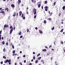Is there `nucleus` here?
Returning a JSON list of instances; mask_svg holds the SVG:
<instances>
[{
	"instance_id": "1",
	"label": "nucleus",
	"mask_w": 65,
	"mask_h": 65,
	"mask_svg": "<svg viewBox=\"0 0 65 65\" xmlns=\"http://www.w3.org/2000/svg\"><path fill=\"white\" fill-rule=\"evenodd\" d=\"M10 29H11L10 31V34H11V33H12L13 29V28L12 27V25L10 27Z\"/></svg>"
},
{
	"instance_id": "2",
	"label": "nucleus",
	"mask_w": 65,
	"mask_h": 65,
	"mask_svg": "<svg viewBox=\"0 0 65 65\" xmlns=\"http://www.w3.org/2000/svg\"><path fill=\"white\" fill-rule=\"evenodd\" d=\"M33 12H34V14H36V9H34L33 10Z\"/></svg>"
},
{
	"instance_id": "3",
	"label": "nucleus",
	"mask_w": 65,
	"mask_h": 65,
	"mask_svg": "<svg viewBox=\"0 0 65 65\" xmlns=\"http://www.w3.org/2000/svg\"><path fill=\"white\" fill-rule=\"evenodd\" d=\"M18 5H20V4H21V0H18Z\"/></svg>"
},
{
	"instance_id": "4",
	"label": "nucleus",
	"mask_w": 65,
	"mask_h": 65,
	"mask_svg": "<svg viewBox=\"0 0 65 65\" xmlns=\"http://www.w3.org/2000/svg\"><path fill=\"white\" fill-rule=\"evenodd\" d=\"M9 27V26L8 25H7V24L5 25L4 26V28H8Z\"/></svg>"
},
{
	"instance_id": "5",
	"label": "nucleus",
	"mask_w": 65,
	"mask_h": 65,
	"mask_svg": "<svg viewBox=\"0 0 65 65\" xmlns=\"http://www.w3.org/2000/svg\"><path fill=\"white\" fill-rule=\"evenodd\" d=\"M15 15H16V12H14L12 16H13V17H15Z\"/></svg>"
},
{
	"instance_id": "6",
	"label": "nucleus",
	"mask_w": 65,
	"mask_h": 65,
	"mask_svg": "<svg viewBox=\"0 0 65 65\" xmlns=\"http://www.w3.org/2000/svg\"><path fill=\"white\" fill-rule=\"evenodd\" d=\"M9 62V60L8 59H7L4 62L5 63H7V62Z\"/></svg>"
},
{
	"instance_id": "7",
	"label": "nucleus",
	"mask_w": 65,
	"mask_h": 65,
	"mask_svg": "<svg viewBox=\"0 0 65 65\" xmlns=\"http://www.w3.org/2000/svg\"><path fill=\"white\" fill-rule=\"evenodd\" d=\"M10 62H11V59H9V61H8L9 65H10V64H11V63Z\"/></svg>"
},
{
	"instance_id": "8",
	"label": "nucleus",
	"mask_w": 65,
	"mask_h": 65,
	"mask_svg": "<svg viewBox=\"0 0 65 65\" xmlns=\"http://www.w3.org/2000/svg\"><path fill=\"white\" fill-rule=\"evenodd\" d=\"M19 15L20 16H21V15H22V11H21L19 12Z\"/></svg>"
},
{
	"instance_id": "9",
	"label": "nucleus",
	"mask_w": 65,
	"mask_h": 65,
	"mask_svg": "<svg viewBox=\"0 0 65 65\" xmlns=\"http://www.w3.org/2000/svg\"><path fill=\"white\" fill-rule=\"evenodd\" d=\"M31 2H33V3H36V1H34V0H32Z\"/></svg>"
},
{
	"instance_id": "10",
	"label": "nucleus",
	"mask_w": 65,
	"mask_h": 65,
	"mask_svg": "<svg viewBox=\"0 0 65 65\" xmlns=\"http://www.w3.org/2000/svg\"><path fill=\"white\" fill-rule=\"evenodd\" d=\"M11 6L12 8H14V4H12L11 5Z\"/></svg>"
},
{
	"instance_id": "11",
	"label": "nucleus",
	"mask_w": 65,
	"mask_h": 65,
	"mask_svg": "<svg viewBox=\"0 0 65 65\" xmlns=\"http://www.w3.org/2000/svg\"><path fill=\"white\" fill-rule=\"evenodd\" d=\"M3 52L4 53H5L6 52V50L5 48H4L3 49Z\"/></svg>"
},
{
	"instance_id": "12",
	"label": "nucleus",
	"mask_w": 65,
	"mask_h": 65,
	"mask_svg": "<svg viewBox=\"0 0 65 65\" xmlns=\"http://www.w3.org/2000/svg\"><path fill=\"white\" fill-rule=\"evenodd\" d=\"M40 6H41V4H38V8H39L40 7Z\"/></svg>"
},
{
	"instance_id": "13",
	"label": "nucleus",
	"mask_w": 65,
	"mask_h": 65,
	"mask_svg": "<svg viewBox=\"0 0 65 65\" xmlns=\"http://www.w3.org/2000/svg\"><path fill=\"white\" fill-rule=\"evenodd\" d=\"M62 9L63 10H65V6H63V7L62 8Z\"/></svg>"
},
{
	"instance_id": "14",
	"label": "nucleus",
	"mask_w": 65,
	"mask_h": 65,
	"mask_svg": "<svg viewBox=\"0 0 65 65\" xmlns=\"http://www.w3.org/2000/svg\"><path fill=\"white\" fill-rule=\"evenodd\" d=\"M22 32L21 31H20L19 33H18V34L19 35H21V33Z\"/></svg>"
},
{
	"instance_id": "15",
	"label": "nucleus",
	"mask_w": 65,
	"mask_h": 65,
	"mask_svg": "<svg viewBox=\"0 0 65 65\" xmlns=\"http://www.w3.org/2000/svg\"><path fill=\"white\" fill-rule=\"evenodd\" d=\"M42 51L43 52H46V49H43L42 50Z\"/></svg>"
},
{
	"instance_id": "16",
	"label": "nucleus",
	"mask_w": 65,
	"mask_h": 65,
	"mask_svg": "<svg viewBox=\"0 0 65 65\" xmlns=\"http://www.w3.org/2000/svg\"><path fill=\"white\" fill-rule=\"evenodd\" d=\"M5 10H7V11L8 12V11H9V10H8V8H7L5 9Z\"/></svg>"
},
{
	"instance_id": "17",
	"label": "nucleus",
	"mask_w": 65,
	"mask_h": 65,
	"mask_svg": "<svg viewBox=\"0 0 65 65\" xmlns=\"http://www.w3.org/2000/svg\"><path fill=\"white\" fill-rule=\"evenodd\" d=\"M39 32L40 33V34L42 33V31L40 30H39Z\"/></svg>"
},
{
	"instance_id": "18",
	"label": "nucleus",
	"mask_w": 65,
	"mask_h": 65,
	"mask_svg": "<svg viewBox=\"0 0 65 65\" xmlns=\"http://www.w3.org/2000/svg\"><path fill=\"white\" fill-rule=\"evenodd\" d=\"M24 14L23 13H22V14L21 17L22 18H23L24 17Z\"/></svg>"
},
{
	"instance_id": "19",
	"label": "nucleus",
	"mask_w": 65,
	"mask_h": 65,
	"mask_svg": "<svg viewBox=\"0 0 65 65\" xmlns=\"http://www.w3.org/2000/svg\"><path fill=\"white\" fill-rule=\"evenodd\" d=\"M38 60H36V61H35V63L36 64H37V63H38Z\"/></svg>"
},
{
	"instance_id": "20",
	"label": "nucleus",
	"mask_w": 65,
	"mask_h": 65,
	"mask_svg": "<svg viewBox=\"0 0 65 65\" xmlns=\"http://www.w3.org/2000/svg\"><path fill=\"white\" fill-rule=\"evenodd\" d=\"M63 29H62L60 31V32H63Z\"/></svg>"
},
{
	"instance_id": "21",
	"label": "nucleus",
	"mask_w": 65,
	"mask_h": 65,
	"mask_svg": "<svg viewBox=\"0 0 65 65\" xmlns=\"http://www.w3.org/2000/svg\"><path fill=\"white\" fill-rule=\"evenodd\" d=\"M12 52H13V54H15V51L13 50V51Z\"/></svg>"
},
{
	"instance_id": "22",
	"label": "nucleus",
	"mask_w": 65,
	"mask_h": 65,
	"mask_svg": "<svg viewBox=\"0 0 65 65\" xmlns=\"http://www.w3.org/2000/svg\"><path fill=\"white\" fill-rule=\"evenodd\" d=\"M3 58H4V59H6V57L5 56H3Z\"/></svg>"
},
{
	"instance_id": "23",
	"label": "nucleus",
	"mask_w": 65,
	"mask_h": 65,
	"mask_svg": "<svg viewBox=\"0 0 65 65\" xmlns=\"http://www.w3.org/2000/svg\"><path fill=\"white\" fill-rule=\"evenodd\" d=\"M48 20H49L50 21H52V19H51V18H49L48 19Z\"/></svg>"
},
{
	"instance_id": "24",
	"label": "nucleus",
	"mask_w": 65,
	"mask_h": 65,
	"mask_svg": "<svg viewBox=\"0 0 65 65\" xmlns=\"http://www.w3.org/2000/svg\"><path fill=\"white\" fill-rule=\"evenodd\" d=\"M41 57H38V60H39L40 59H41Z\"/></svg>"
},
{
	"instance_id": "25",
	"label": "nucleus",
	"mask_w": 65,
	"mask_h": 65,
	"mask_svg": "<svg viewBox=\"0 0 65 65\" xmlns=\"http://www.w3.org/2000/svg\"><path fill=\"white\" fill-rule=\"evenodd\" d=\"M44 23L45 24H46V20H44Z\"/></svg>"
},
{
	"instance_id": "26",
	"label": "nucleus",
	"mask_w": 65,
	"mask_h": 65,
	"mask_svg": "<svg viewBox=\"0 0 65 65\" xmlns=\"http://www.w3.org/2000/svg\"><path fill=\"white\" fill-rule=\"evenodd\" d=\"M54 29H55V28H54V26H53V28H52L51 30H54Z\"/></svg>"
},
{
	"instance_id": "27",
	"label": "nucleus",
	"mask_w": 65,
	"mask_h": 65,
	"mask_svg": "<svg viewBox=\"0 0 65 65\" xmlns=\"http://www.w3.org/2000/svg\"><path fill=\"white\" fill-rule=\"evenodd\" d=\"M25 15H24V16L23 17V19H24V20H25Z\"/></svg>"
},
{
	"instance_id": "28",
	"label": "nucleus",
	"mask_w": 65,
	"mask_h": 65,
	"mask_svg": "<svg viewBox=\"0 0 65 65\" xmlns=\"http://www.w3.org/2000/svg\"><path fill=\"white\" fill-rule=\"evenodd\" d=\"M2 44H3V45H4V44H5V42H4V41H3Z\"/></svg>"
},
{
	"instance_id": "29",
	"label": "nucleus",
	"mask_w": 65,
	"mask_h": 65,
	"mask_svg": "<svg viewBox=\"0 0 65 65\" xmlns=\"http://www.w3.org/2000/svg\"><path fill=\"white\" fill-rule=\"evenodd\" d=\"M56 2H55L54 3V5L55 6L56 5Z\"/></svg>"
},
{
	"instance_id": "30",
	"label": "nucleus",
	"mask_w": 65,
	"mask_h": 65,
	"mask_svg": "<svg viewBox=\"0 0 65 65\" xmlns=\"http://www.w3.org/2000/svg\"><path fill=\"white\" fill-rule=\"evenodd\" d=\"M18 15H19V14L18 13V12H17V13H16V16L18 17Z\"/></svg>"
},
{
	"instance_id": "31",
	"label": "nucleus",
	"mask_w": 65,
	"mask_h": 65,
	"mask_svg": "<svg viewBox=\"0 0 65 65\" xmlns=\"http://www.w3.org/2000/svg\"><path fill=\"white\" fill-rule=\"evenodd\" d=\"M47 1H45V4H47Z\"/></svg>"
},
{
	"instance_id": "32",
	"label": "nucleus",
	"mask_w": 65,
	"mask_h": 65,
	"mask_svg": "<svg viewBox=\"0 0 65 65\" xmlns=\"http://www.w3.org/2000/svg\"><path fill=\"white\" fill-rule=\"evenodd\" d=\"M33 59L34 60H35V56H34V57H33Z\"/></svg>"
},
{
	"instance_id": "33",
	"label": "nucleus",
	"mask_w": 65,
	"mask_h": 65,
	"mask_svg": "<svg viewBox=\"0 0 65 65\" xmlns=\"http://www.w3.org/2000/svg\"><path fill=\"white\" fill-rule=\"evenodd\" d=\"M45 8V9H47V8H48V6H45V8Z\"/></svg>"
},
{
	"instance_id": "34",
	"label": "nucleus",
	"mask_w": 65,
	"mask_h": 65,
	"mask_svg": "<svg viewBox=\"0 0 65 65\" xmlns=\"http://www.w3.org/2000/svg\"><path fill=\"white\" fill-rule=\"evenodd\" d=\"M40 53H39L37 55V57H38V56H40Z\"/></svg>"
},
{
	"instance_id": "35",
	"label": "nucleus",
	"mask_w": 65,
	"mask_h": 65,
	"mask_svg": "<svg viewBox=\"0 0 65 65\" xmlns=\"http://www.w3.org/2000/svg\"><path fill=\"white\" fill-rule=\"evenodd\" d=\"M29 31V29L28 28L27 29V32H28Z\"/></svg>"
},
{
	"instance_id": "36",
	"label": "nucleus",
	"mask_w": 65,
	"mask_h": 65,
	"mask_svg": "<svg viewBox=\"0 0 65 65\" xmlns=\"http://www.w3.org/2000/svg\"><path fill=\"white\" fill-rule=\"evenodd\" d=\"M52 14H53V12H51L50 14V16H51L52 15Z\"/></svg>"
},
{
	"instance_id": "37",
	"label": "nucleus",
	"mask_w": 65,
	"mask_h": 65,
	"mask_svg": "<svg viewBox=\"0 0 65 65\" xmlns=\"http://www.w3.org/2000/svg\"><path fill=\"white\" fill-rule=\"evenodd\" d=\"M26 13L27 14H29V12H28V11H27Z\"/></svg>"
},
{
	"instance_id": "38",
	"label": "nucleus",
	"mask_w": 65,
	"mask_h": 65,
	"mask_svg": "<svg viewBox=\"0 0 65 65\" xmlns=\"http://www.w3.org/2000/svg\"><path fill=\"white\" fill-rule=\"evenodd\" d=\"M12 47L13 48V49H14V46L13 45H12Z\"/></svg>"
},
{
	"instance_id": "39",
	"label": "nucleus",
	"mask_w": 65,
	"mask_h": 65,
	"mask_svg": "<svg viewBox=\"0 0 65 65\" xmlns=\"http://www.w3.org/2000/svg\"><path fill=\"white\" fill-rule=\"evenodd\" d=\"M44 60H41V62H44Z\"/></svg>"
},
{
	"instance_id": "40",
	"label": "nucleus",
	"mask_w": 65,
	"mask_h": 65,
	"mask_svg": "<svg viewBox=\"0 0 65 65\" xmlns=\"http://www.w3.org/2000/svg\"><path fill=\"white\" fill-rule=\"evenodd\" d=\"M36 15H35L34 16V19H36Z\"/></svg>"
},
{
	"instance_id": "41",
	"label": "nucleus",
	"mask_w": 65,
	"mask_h": 65,
	"mask_svg": "<svg viewBox=\"0 0 65 65\" xmlns=\"http://www.w3.org/2000/svg\"><path fill=\"white\" fill-rule=\"evenodd\" d=\"M2 13H4V11H2Z\"/></svg>"
},
{
	"instance_id": "42",
	"label": "nucleus",
	"mask_w": 65,
	"mask_h": 65,
	"mask_svg": "<svg viewBox=\"0 0 65 65\" xmlns=\"http://www.w3.org/2000/svg\"><path fill=\"white\" fill-rule=\"evenodd\" d=\"M2 30H1L0 31V34H2Z\"/></svg>"
},
{
	"instance_id": "43",
	"label": "nucleus",
	"mask_w": 65,
	"mask_h": 65,
	"mask_svg": "<svg viewBox=\"0 0 65 65\" xmlns=\"http://www.w3.org/2000/svg\"><path fill=\"white\" fill-rule=\"evenodd\" d=\"M61 44H63V42L62 41H61Z\"/></svg>"
},
{
	"instance_id": "44",
	"label": "nucleus",
	"mask_w": 65,
	"mask_h": 65,
	"mask_svg": "<svg viewBox=\"0 0 65 65\" xmlns=\"http://www.w3.org/2000/svg\"><path fill=\"white\" fill-rule=\"evenodd\" d=\"M45 10L46 11H47V9H45Z\"/></svg>"
},
{
	"instance_id": "45",
	"label": "nucleus",
	"mask_w": 65,
	"mask_h": 65,
	"mask_svg": "<svg viewBox=\"0 0 65 65\" xmlns=\"http://www.w3.org/2000/svg\"><path fill=\"white\" fill-rule=\"evenodd\" d=\"M45 47L46 48H47V49H48V48L47 47V46H45Z\"/></svg>"
},
{
	"instance_id": "46",
	"label": "nucleus",
	"mask_w": 65,
	"mask_h": 65,
	"mask_svg": "<svg viewBox=\"0 0 65 65\" xmlns=\"http://www.w3.org/2000/svg\"><path fill=\"white\" fill-rule=\"evenodd\" d=\"M1 64H3V61L1 62Z\"/></svg>"
},
{
	"instance_id": "47",
	"label": "nucleus",
	"mask_w": 65,
	"mask_h": 65,
	"mask_svg": "<svg viewBox=\"0 0 65 65\" xmlns=\"http://www.w3.org/2000/svg\"><path fill=\"white\" fill-rule=\"evenodd\" d=\"M52 47V45H51L49 46V48H50V47Z\"/></svg>"
},
{
	"instance_id": "48",
	"label": "nucleus",
	"mask_w": 65,
	"mask_h": 65,
	"mask_svg": "<svg viewBox=\"0 0 65 65\" xmlns=\"http://www.w3.org/2000/svg\"><path fill=\"white\" fill-rule=\"evenodd\" d=\"M23 38V36H20V38Z\"/></svg>"
},
{
	"instance_id": "49",
	"label": "nucleus",
	"mask_w": 65,
	"mask_h": 65,
	"mask_svg": "<svg viewBox=\"0 0 65 65\" xmlns=\"http://www.w3.org/2000/svg\"><path fill=\"white\" fill-rule=\"evenodd\" d=\"M19 58H21L20 57H17V59H18V60H19Z\"/></svg>"
},
{
	"instance_id": "50",
	"label": "nucleus",
	"mask_w": 65,
	"mask_h": 65,
	"mask_svg": "<svg viewBox=\"0 0 65 65\" xmlns=\"http://www.w3.org/2000/svg\"><path fill=\"white\" fill-rule=\"evenodd\" d=\"M15 29V27L14 26L13 28V29L14 30Z\"/></svg>"
},
{
	"instance_id": "51",
	"label": "nucleus",
	"mask_w": 65,
	"mask_h": 65,
	"mask_svg": "<svg viewBox=\"0 0 65 65\" xmlns=\"http://www.w3.org/2000/svg\"><path fill=\"white\" fill-rule=\"evenodd\" d=\"M19 64H20V65H22V62H20V63Z\"/></svg>"
},
{
	"instance_id": "52",
	"label": "nucleus",
	"mask_w": 65,
	"mask_h": 65,
	"mask_svg": "<svg viewBox=\"0 0 65 65\" xmlns=\"http://www.w3.org/2000/svg\"><path fill=\"white\" fill-rule=\"evenodd\" d=\"M12 43H11L10 44V46H12Z\"/></svg>"
},
{
	"instance_id": "53",
	"label": "nucleus",
	"mask_w": 65,
	"mask_h": 65,
	"mask_svg": "<svg viewBox=\"0 0 65 65\" xmlns=\"http://www.w3.org/2000/svg\"><path fill=\"white\" fill-rule=\"evenodd\" d=\"M26 61L25 60H24V63H26Z\"/></svg>"
},
{
	"instance_id": "54",
	"label": "nucleus",
	"mask_w": 65,
	"mask_h": 65,
	"mask_svg": "<svg viewBox=\"0 0 65 65\" xmlns=\"http://www.w3.org/2000/svg\"><path fill=\"white\" fill-rule=\"evenodd\" d=\"M28 65H32V63H29V64Z\"/></svg>"
},
{
	"instance_id": "55",
	"label": "nucleus",
	"mask_w": 65,
	"mask_h": 65,
	"mask_svg": "<svg viewBox=\"0 0 65 65\" xmlns=\"http://www.w3.org/2000/svg\"><path fill=\"white\" fill-rule=\"evenodd\" d=\"M33 54L34 55V54H35V52H33Z\"/></svg>"
},
{
	"instance_id": "56",
	"label": "nucleus",
	"mask_w": 65,
	"mask_h": 65,
	"mask_svg": "<svg viewBox=\"0 0 65 65\" xmlns=\"http://www.w3.org/2000/svg\"><path fill=\"white\" fill-rule=\"evenodd\" d=\"M60 15H61V13H59L58 14V16H60Z\"/></svg>"
},
{
	"instance_id": "57",
	"label": "nucleus",
	"mask_w": 65,
	"mask_h": 65,
	"mask_svg": "<svg viewBox=\"0 0 65 65\" xmlns=\"http://www.w3.org/2000/svg\"><path fill=\"white\" fill-rule=\"evenodd\" d=\"M35 29L36 30H37V29H38V28H37V27H36L35 28Z\"/></svg>"
},
{
	"instance_id": "58",
	"label": "nucleus",
	"mask_w": 65,
	"mask_h": 65,
	"mask_svg": "<svg viewBox=\"0 0 65 65\" xmlns=\"http://www.w3.org/2000/svg\"><path fill=\"white\" fill-rule=\"evenodd\" d=\"M6 44L7 46L8 45V42H7L6 43Z\"/></svg>"
},
{
	"instance_id": "59",
	"label": "nucleus",
	"mask_w": 65,
	"mask_h": 65,
	"mask_svg": "<svg viewBox=\"0 0 65 65\" xmlns=\"http://www.w3.org/2000/svg\"><path fill=\"white\" fill-rule=\"evenodd\" d=\"M47 55L48 56V55H49V53H47Z\"/></svg>"
},
{
	"instance_id": "60",
	"label": "nucleus",
	"mask_w": 65,
	"mask_h": 65,
	"mask_svg": "<svg viewBox=\"0 0 65 65\" xmlns=\"http://www.w3.org/2000/svg\"><path fill=\"white\" fill-rule=\"evenodd\" d=\"M22 53V51H20V54H21Z\"/></svg>"
},
{
	"instance_id": "61",
	"label": "nucleus",
	"mask_w": 65,
	"mask_h": 65,
	"mask_svg": "<svg viewBox=\"0 0 65 65\" xmlns=\"http://www.w3.org/2000/svg\"><path fill=\"white\" fill-rule=\"evenodd\" d=\"M51 50H52V51H54V49H53V48H52V49H51Z\"/></svg>"
},
{
	"instance_id": "62",
	"label": "nucleus",
	"mask_w": 65,
	"mask_h": 65,
	"mask_svg": "<svg viewBox=\"0 0 65 65\" xmlns=\"http://www.w3.org/2000/svg\"><path fill=\"white\" fill-rule=\"evenodd\" d=\"M25 55H24L23 56V57H24V58L25 57Z\"/></svg>"
},
{
	"instance_id": "63",
	"label": "nucleus",
	"mask_w": 65,
	"mask_h": 65,
	"mask_svg": "<svg viewBox=\"0 0 65 65\" xmlns=\"http://www.w3.org/2000/svg\"><path fill=\"white\" fill-rule=\"evenodd\" d=\"M48 13H49V14H50L51 13V12H50V11H49Z\"/></svg>"
},
{
	"instance_id": "64",
	"label": "nucleus",
	"mask_w": 65,
	"mask_h": 65,
	"mask_svg": "<svg viewBox=\"0 0 65 65\" xmlns=\"http://www.w3.org/2000/svg\"><path fill=\"white\" fill-rule=\"evenodd\" d=\"M41 8H42V9H43V6H42Z\"/></svg>"
}]
</instances>
